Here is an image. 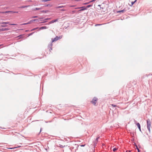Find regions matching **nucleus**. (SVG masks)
<instances>
[{
	"label": "nucleus",
	"mask_w": 152,
	"mask_h": 152,
	"mask_svg": "<svg viewBox=\"0 0 152 152\" xmlns=\"http://www.w3.org/2000/svg\"><path fill=\"white\" fill-rule=\"evenodd\" d=\"M146 121L147 124V128L149 132H151L150 129L151 127V122L149 119H147Z\"/></svg>",
	"instance_id": "f257e3e1"
},
{
	"label": "nucleus",
	"mask_w": 152,
	"mask_h": 152,
	"mask_svg": "<svg viewBox=\"0 0 152 152\" xmlns=\"http://www.w3.org/2000/svg\"><path fill=\"white\" fill-rule=\"evenodd\" d=\"M98 99L94 97L92 99L91 102L94 105H95L96 103V102L97 101Z\"/></svg>",
	"instance_id": "f03ea898"
},
{
	"label": "nucleus",
	"mask_w": 152,
	"mask_h": 152,
	"mask_svg": "<svg viewBox=\"0 0 152 152\" xmlns=\"http://www.w3.org/2000/svg\"><path fill=\"white\" fill-rule=\"evenodd\" d=\"M61 37H58L57 36H56V37H55L54 39H52V43L53 42H54L55 41H56L57 40H58L59 39H61Z\"/></svg>",
	"instance_id": "7ed1b4c3"
},
{
	"label": "nucleus",
	"mask_w": 152,
	"mask_h": 152,
	"mask_svg": "<svg viewBox=\"0 0 152 152\" xmlns=\"http://www.w3.org/2000/svg\"><path fill=\"white\" fill-rule=\"evenodd\" d=\"M58 20V19H56L55 20H53L52 21H51L50 22L48 23V24L49 25L50 24H51V23H53L54 22H57V21Z\"/></svg>",
	"instance_id": "20e7f679"
},
{
	"label": "nucleus",
	"mask_w": 152,
	"mask_h": 152,
	"mask_svg": "<svg viewBox=\"0 0 152 152\" xmlns=\"http://www.w3.org/2000/svg\"><path fill=\"white\" fill-rule=\"evenodd\" d=\"M126 11V10L125 9H124L123 10L118 11L117 12V13H119V12L124 13V12H125Z\"/></svg>",
	"instance_id": "39448f33"
},
{
	"label": "nucleus",
	"mask_w": 152,
	"mask_h": 152,
	"mask_svg": "<svg viewBox=\"0 0 152 152\" xmlns=\"http://www.w3.org/2000/svg\"><path fill=\"white\" fill-rule=\"evenodd\" d=\"M53 45V44H52V43H51L50 45H48V48H49L50 49H49V50H52V46Z\"/></svg>",
	"instance_id": "423d86ee"
},
{
	"label": "nucleus",
	"mask_w": 152,
	"mask_h": 152,
	"mask_svg": "<svg viewBox=\"0 0 152 152\" xmlns=\"http://www.w3.org/2000/svg\"><path fill=\"white\" fill-rule=\"evenodd\" d=\"M9 30V29L8 28H1L0 29V31H6Z\"/></svg>",
	"instance_id": "0eeeda50"
},
{
	"label": "nucleus",
	"mask_w": 152,
	"mask_h": 152,
	"mask_svg": "<svg viewBox=\"0 0 152 152\" xmlns=\"http://www.w3.org/2000/svg\"><path fill=\"white\" fill-rule=\"evenodd\" d=\"M136 125L137 126V127H138V128H139V130H140V131H141V128H140V124L139 123H138L136 124Z\"/></svg>",
	"instance_id": "6e6552de"
},
{
	"label": "nucleus",
	"mask_w": 152,
	"mask_h": 152,
	"mask_svg": "<svg viewBox=\"0 0 152 152\" xmlns=\"http://www.w3.org/2000/svg\"><path fill=\"white\" fill-rule=\"evenodd\" d=\"M81 8H82V9H81V10H79V11H82L85 10L87 9L86 7H81Z\"/></svg>",
	"instance_id": "1a4fd4ad"
},
{
	"label": "nucleus",
	"mask_w": 152,
	"mask_h": 152,
	"mask_svg": "<svg viewBox=\"0 0 152 152\" xmlns=\"http://www.w3.org/2000/svg\"><path fill=\"white\" fill-rule=\"evenodd\" d=\"M35 21L39 22V19H35L31 20V22H32Z\"/></svg>",
	"instance_id": "9d476101"
},
{
	"label": "nucleus",
	"mask_w": 152,
	"mask_h": 152,
	"mask_svg": "<svg viewBox=\"0 0 152 152\" xmlns=\"http://www.w3.org/2000/svg\"><path fill=\"white\" fill-rule=\"evenodd\" d=\"M137 1V0H135L134 1V2H132L131 3V5H129L130 6H131V7H132V5H133V4L135 3Z\"/></svg>",
	"instance_id": "9b49d317"
},
{
	"label": "nucleus",
	"mask_w": 152,
	"mask_h": 152,
	"mask_svg": "<svg viewBox=\"0 0 152 152\" xmlns=\"http://www.w3.org/2000/svg\"><path fill=\"white\" fill-rule=\"evenodd\" d=\"M47 28L46 26H44L41 27L39 29L41 30V29H46Z\"/></svg>",
	"instance_id": "f8f14e48"
},
{
	"label": "nucleus",
	"mask_w": 152,
	"mask_h": 152,
	"mask_svg": "<svg viewBox=\"0 0 152 152\" xmlns=\"http://www.w3.org/2000/svg\"><path fill=\"white\" fill-rule=\"evenodd\" d=\"M9 22H2L1 23V24H9Z\"/></svg>",
	"instance_id": "ddd939ff"
},
{
	"label": "nucleus",
	"mask_w": 152,
	"mask_h": 152,
	"mask_svg": "<svg viewBox=\"0 0 152 152\" xmlns=\"http://www.w3.org/2000/svg\"><path fill=\"white\" fill-rule=\"evenodd\" d=\"M29 6H23L21 7H19V8H23L26 7H27Z\"/></svg>",
	"instance_id": "4468645a"
},
{
	"label": "nucleus",
	"mask_w": 152,
	"mask_h": 152,
	"mask_svg": "<svg viewBox=\"0 0 152 152\" xmlns=\"http://www.w3.org/2000/svg\"><path fill=\"white\" fill-rule=\"evenodd\" d=\"M6 12H7V13H14V12L13 11H7Z\"/></svg>",
	"instance_id": "2eb2a0df"
},
{
	"label": "nucleus",
	"mask_w": 152,
	"mask_h": 152,
	"mask_svg": "<svg viewBox=\"0 0 152 152\" xmlns=\"http://www.w3.org/2000/svg\"><path fill=\"white\" fill-rule=\"evenodd\" d=\"M92 6V5H87V6H86V8H89L91 7Z\"/></svg>",
	"instance_id": "dca6fc26"
},
{
	"label": "nucleus",
	"mask_w": 152,
	"mask_h": 152,
	"mask_svg": "<svg viewBox=\"0 0 152 152\" xmlns=\"http://www.w3.org/2000/svg\"><path fill=\"white\" fill-rule=\"evenodd\" d=\"M64 7V6H59L56 7L57 8H62Z\"/></svg>",
	"instance_id": "f3484780"
},
{
	"label": "nucleus",
	"mask_w": 152,
	"mask_h": 152,
	"mask_svg": "<svg viewBox=\"0 0 152 152\" xmlns=\"http://www.w3.org/2000/svg\"><path fill=\"white\" fill-rule=\"evenodd\" d=\"M117 148H115L113 149V151L114 152L115 151H116L117 150Z\"/></svg>",
	"instance_id": "a211bd4d"
},
{
	"label": "nucleus",
	"mask_w": 152,
	"mask_h": 152,
	"mask_svg": "<svg viewBox=\"0 0 152 152\" xmlns=\"http://www.w3.org/2000/svg\"><path fill=\"white\" fill-rule=\"evenodd\" d=\"M0 13H2V14H4V13H7V12L5 11V12H0Z\"/></svg>",
	"instance_id": "6ab92c4d"
},
{
	"label": "nucleus",
	"mask_w": 152,
	"mask_h": 152,
	"mask_svg": "<svg viewBox=\"0 0 152 152\" xmlns=\"http://www.w3.org/2000/svg\"><path fill=\"white\" fill-rule=\"evenodd\" d=\"M50 0H42V2H47L48 1H50Z\"/></svg>",
	"instance_id": "aec40b11"
},
{
	"label": "nucleus",
	"mask_w": 152,
	"mask_h": 152,
	"mask_svg": "<svg viewBox=\"0 0 152 152\" xmlns=\"http://www.w3.org/2000/svg\"><path fill=\"white\" fill-rule=\"evenodd\" d=\"M7 25H1V27H7Z\"/></svg>",
	"instance_id": "412c9836"
},
{
	"label": "nucleus",
	"mask_w": 152,
	"mask_h": 152,
	"mask_svg": "<svg viewBox=\"0 0 152 152\" xmlns=\"http://www.w3.org/2000/svg\"><path fill=\"white\" fill-rule=\"evenodd\" d=\"M51 19V18H46L45 19V20H50Z\"/></svg>",
	"instance_id": "4be33fe9"
},
{
	"label": "nucleus",
	"mask_w": 152,
	"mask_h": 152,
	"mask_svg": "<svg viewBox=\"0 0 152 152\" xmlns=\"http://www.w3.org/2000/svg\"><path fill=\"white\" fill-rule=\"evenodd\" d=\"M41 8H35V10H40V9H41Z\"/></svg>",
	"instance_id": "5701e85b"
},
{
	"label": "nucleus",
	"mask_w": 152,
	"mask_h": 152,
	"mask_svg": "<svg viewBox=\"0 0 152 152\" xmlns=\"http://www.w3.org/2000/svg\"><path fill=\"white\" fill-rule=\"evenodd\" d=\"M34 33V32H32V33L29 34H28V36L31 35Z\"/></svg>",
	"instance_id": "b1692460"
},
{
	"label": "nucleus",
	"mask_w": 152,
	"mask_h": 152,
	"mask_svg": "<svg viewBox=\"0 0 152 152\" xmlns=\"http://www.w3.org/2000/svg\"><path fill=\"white\" fill-rule=\"evenodd\" d=\"M136 148L138 152H140V150H139V148H138L137 147V145H136Z\"/></svg>",
	"instance_id": "393cba45"
},
{
	"label": "nucleus",
	"mask_w": 152,
	"mask_h": 152,
	"mask_svg": "<svg viewBox=\"0 0 152 152\" xmlns=\"http://www.w3.org/2000/svg\"><path fill=\"white\" fill-rule=\"evenodd\" d=\"M64 146H63L62 145H59V147L61 148H63V147H64Z\"/></svg>",
	"instance_id": "a878e982"
},
{
	"label": "nucleus",
	"mask_w": 152,
	"mask_h": 152,
	"mask_svg": "<svg viewBox=\"0 0 152 152\" xmlns=\"http://www.w3.org/2000/svg\"><path fill=\"white\" fill-rule=\"evenodd\" d=\"M38 28V27H37V28H34V29H32V30H31V31H34V30H35V29H37V28Z\"/></svg>",
	"instance_id": "bb28decb"
},
{
	"label": "nucleus",
	"mask_w": 152,
	"mask_h": 152,
	"mask_svg": "<svg viewBox=\"0 0 152 152\" xmlns=\"http://www.w3.org/2000/svg\"><path fill=\"white\" fill-rule=\"evenodd\" d=\"M38 16H33L32 18H38Z\"/></svg>",
	"instance_id": "cd10ccee"
},
{
	"label": "nucleus",
	"mask_w": 152,
	"mask_h": 152,
	"mask_svg": "<svg viewBox=\"0 0 152 152\" xmlns=\"http://www.w3.org/2000/svg\"><path fill=\"white\" fill-rule=\"evenodd\" d=\"M102 25V24H96L95 25V26H100Z\"/></svg>",
	"instance_id": "c85d7f7f"
},
{
	"label": "nucleus",
	"mask_w": 152,
	"mask_h": 152,
	"mask_svg": "<svg viewBox=\"0 0 152 152\" xmlns=\"http://www.w3.org/2000/svg\"><path fill=\"white\" fill-rule=\"evenodd\" d=\"M9 24L10 25H17L16 24H13V23Z\"/></svg>",
	"instance_id": "c756f323"
},
{
	"label": "nucleus",
	"mask_w": 152,
	"mask_h": 152,
	"mask_svg": "<svg viewBox=\"0 0 152 152\" xmlns=\"http://www.w3.org/2000/svg\"><path fill=\"white\" fill-rule=\"evenodd\" d=\"M99 138V137H97L96 139V141L97 142L98 141V139Z\"/></svg>",
	"instance_id": "7c9ffc66"
},
{
	"label": "nucleus",
	"mask_w": 152,
	"mask_h": 152,
	"mask_svg": "<svg viewBox=\"0 0 152 152\" xmlns=\"http://www.w3.org/2000/svg\"><path fill=\"white\" fill-rule=\"evenodd\" d=\"M20 147V146H18V147H14V148H11V149L15 148H19V147Z\"/></svg>",
	"instance_id": "2f4dec72"
},
{
	"label": "nucleus",
	"mask_w": 152,
	"mask_h": 152,
	"mask_svg": "<svg viewBox=\"0 0 152 152\" xmlns=\"http://www.w3.org/2000/svg\"><path fill=\"white\" fill-rule=\"evenodd\" d=\"M48 11H44V10H43L42 11V12H45V13H46Z\"/></svg>",
	"instance_id": "473e14b6"
},
{
	"label": "nucleus",
	"mask_w": 152,
	"mask_h": 152,
	"mask_svg": "<svg viewBox=\"0 0 152 152\" xmlns=\"http://www.w3.org/2000/svg\"><path fill=\"white\" fill-rule=\"evenodd\" d=\"M90 2H87V3H84V4H85V5H86V4H88Z\"/></svg>",
	"instance_id": "72a5a7b5"
},
{
	"label": "nucleus",
	"mask_w": 152,
	"mask_h": 152,
	"mask_svg": "<svg viewBox=\"0 0 152 152\" xmlns=\"http://www.w3.org/2000/svg\"><path fill=\"white\" fill-rule=\"evenodd\" d=\"M32 22H31V20L29 22H28V23H27L26 24H30V23H31Z\"/></svg>",
	"instance_id": "f704fd0d"
},
{
	"label": "nucleus",
	"mask_w": 152,
	"mask_h": 152,
	"mask_svg": "<svg viewBox=\"0 0 152 152\" xmlns=\"http://www.w3.org/2000/svg\"><path fill=\"white\" fill-rule=\"evenodd\" d=\"M112 106H113V107H114L116 106V105H114V104H112Z\"/></svg>",
	"instance_id": "c9c22d12"
},
{
	"label": "nucleus",
	"mask_w": 152,
	"mask_h": 152,
	"mask_svg": "<svg viewBox=\"0 0 152 152\" xmlns=\"http://www.w3.org/2000/svg\"><path fill=\"white\" fill-rule=\"evenodd\" d=\"M50 6V4H48L47 5H46V6L48 7V6Z\"/></svg>",
	"instance_id": "e433bc0d"
},
{
	"label": "nucleus",
	"mask_w": 152,
	"mask_h": 152,
	"mask_svg": "<svg viewBox=\"0 0 152 152\" xmlns=\"http://www.w3.org/2000/svg\"><path fill=\"white\" fill-rule=\"evenodd\" d=\"M131 152V151H127L126 152Z\"/></svg>",
	"instance_id": "4c0bfd02"
},
{
	"label": "nucleus",
	"mask_w": 152,
	"mask_h": 152,
	"mask_svg": "<svg viewBox=\"0 0 152 152\" xmlns=\"http://www.w3.org/2000/svg\"><path fill=\"white\" fill-rule=\"evenodd\" d=\"M81 8V7H77V8H76V9H80V8Z\"/></svg>",
	"instance_id": "58836bf2"
},
{
	"label": "nucleus",
	"mask_w": 152,
	"mask_h": 152,
	"mask_svg": "<svg viewBox=\"0 0 152 152\" xmlns=\"http://www.w3.org/2000/svg\"><path fill=\"white\" fill-rule=\"evenodd\" d=\"M14 12V13H18V12H15V11H13Z\"/></svg>",
	"instance_id": "ea45409f"
},
{
	"label": "nucleus",
	"mask_w": 152,
	"mask_h": 152,
	"mask_svg": "<svg viewBox=\"0 0 152 152\" xmlns=\"http://www.w3.org/2000/svg\"><path fill=\"white\" fill-rule=\"evenodd\" d=\"M46 22V21H44V22H42V23H45Z\"/></svg>",
	"instance_id": "a19ab883"
},
{
	"label": "nucleus",
	"mask_w": 152,
	"mask_h": 152,
	"mask_svg": "<svg viewBox=\"0 0 152 152\" xmlns=\"http://www.w3.org/2000/svg\"><path fill=\"white\" fill-rule=\"evenodd\" d=\"M26 24H26V23H23V25H26Z\"/></svg>",
	"instance_id": "79ce46f5"
},
{
	"label": "nucleus",
	"mask_w": 152,
	"mask_h": 152,
	"mask_svg": "<svg viewBox=\"0 0 152 152\" xmlns=\"http://www.w3.org/2000/svg\"><path fill=\"white\" fill-rule=\"evenodd\" d=\"M98 7H100V6H101V5H98Z\"/></svg>",
	"instance_id": "37998d69"
},
{
	"label": "nucleus",
	"mask_w": 152,
	"mask_h": 152,
	"mask_svg": "<svg viewBox=\"0 0 152 152\" xmlns=\"http://www.w3.org/2000/svg\"><path fill=\"white\" fill-rule=\"evenodd\" d=\"M2 55V54L1 53H0V56H1Z\"/></svg>",
	"instance_id": "c03bdc74"
},
{
	"label": "nucleus",
	"mask_w": 152,
	"mask_h": 152,
	"mask_svg": "<svg viewBox=\"0 0 152 152\" xmlns=\"http://www.w3.org/2000/svg\"><path fill=\"white\" fill-rule=\"evenodd\" d=\"M61 10H62V11H64L65 10H64V9H62Z\"/></svg>",
	"instance_id": "a18cd8bd"
},
{
	"label": "nucleus",
	"mask_w": 152,
	"mask_h": 152,
	"mask_svg": "<svg viewBox=\"0 0 152 152\" xmlns=\"http://www.w3.org/2000/svg\"><path fill=\"white\" fill-rule=\"evenodd\" d=\"M41 130H42V129L41 128L40 130V132H41Z\"/></svg>",
	"instance_id": "49530a36"
},
{
	"label": "nucleus",
	"mask_w": 152,
	"mask_h": 152,
	"mask_svg": "<svg viewBox=\"0 0 152 152\" xmlns=\"http://www.w3.org/2000/svg\"><path fill=\"white\" fill-rule=\"evenodd\" d=\"M40 18V19H42V18Z\"/></svg>",
	"instance_id": "de8ad7c7"
},
{
	"label": "nucleus",
	"mask_w": 152,
	"mask_h": 152,
	"mask_svg": "<svg viewBox=\"0 0 152 152\" xmlns=\"http://www.w3.org/2000/svg\"><path fill=\"white\" fill-rule=\"evenodd\" d=\"M1 45H0V47L1 46Z\"/></svg>",
	"instance_id": "09e8293b"
}]
</instances>
